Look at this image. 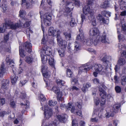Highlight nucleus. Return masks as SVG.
Wrapping results in <instances>:
<instances>
[{"instance_id": "obj_1", "label": "nucleus", "mask_w": 126, "mask_h": 126, "mask_svg": "<svg viewBox=\"0 0 126 126\" xmlns=\"http://www.w3.org/2000/svg\"><path fill=\"white\" fill-rule=\"evenodd\" d=\"M83 13L85 15L88 14L90 15L88 16V19L92 22V24L94 26L96 25V23L95 19L93 13L91 12L90 7L87 5L84 7L83 8Z\"/></svg>"}, {"instance_id": "obj_2", "label": "nucleus", "mask_w": 126, "mask_h": 126, "mask_svg": "<svg viewBox=\"0 0 126 126\" xmlns=\"http://www.w3.org/2000/svg\"><path fill=\"white\" fill-rule=\"evenodd\" d=\"M3 24L7 28L12 30H15L19 27L18 23H13L10 20L8 19H6L5 20V22Z\"/></svg>"}, {"instance_id": "obj_3", "label": "nucleus", "mask_w": 126, "mask_h": 126, "mask_svg": "<svg viewBox=\"0 0 126 126\" xmlns=\"http://www.w3.org/2000/svg\"><path fill=\"white\" fill-rule=\"evenodd\" d=\"M95 71L99 72L101 74H104L106 72L107 68L105 67V68L102 67L100 64H95L93 67Z\"/></svg>"}, {"instance_id": "obj_4", "label": "nucleus", "mask_w": 126, "mask_h": 126, "mask_svg": "<svg viewBox=\"0 0 126 126\" xmlns=\"http://www.w3.org/2000/svg\"><path fill=\"white\" fill-rule=\"evenodd\" d=\"M52 90L56 94L58 101H62L63 100V98L62 97V92H60L59 88L58 87L54 86L52 89Z\"/></svg>"}, {"instance_id": "obj_5", "label": "nucleus", "mask_w": 126, "mask_h": 126, "mask_svg": "<svg viewBox=\"0 0 126 126\" xmlns=\"http://www.w3.org/2000/svg\"><path fill=\"white\" fill-rule=\"evenodd\" d=\"M44 24L47 26H49L51 24L50 21L51 19V15L49 13H46L44 16Z\"/></svg>"}, {"instance_id": "obj_6", "label": "nucleus", "mask_w": 126, "mask_h": 126, "mask_svg": "<svg viewBox=\"0 0 126 126\" xmlns=\"http://www.w3.org/2000/svg\"><path fill=\"white\" fill-rule=\"evenodd\" d=\"M44 107V115L46 118L47 119L49 118L52 115V110L50 108L48 107L47 105H45Z\"/></svg>"}, {"instance_id": "obj_7", "label": "nucleus", "mask_w": 126, "mask_h": 126, "mask_svg": "<svg viewBox=\"0 0 126 126\" xmlns=\"http://www.w3.org/2000/svg\"><path fill=\"white\" fill-rule=\"evenodd\" d=\"M57 40L59 46L62 47L63 48H65L66 47L67 42L65 40H62L60 38L59 34L58 33L57 37Z\"/></svg>"}, {"instance_id": "obj_8", "label": "nucleus", "mask_w": 126, "mask_h": 126, "mask_svg": "<svg viewBox=\"0 0 126 126\" xmlns=\"http://www.w3.org/2000/svg\"><path fill=\"white\" fill-rule=\"evenodd\" d=\"M89 34L90 36H98L99 34V32L98 29L95 27L91 29L89 31Z\"/></svg>"}, {"instance_id": "obj_9", "label": "nucleus", "mask_w": 126, "mask_h": 126, "mask_svg": "<svg viewBox=\"0 0 126 126\" xmlns=\"http://www.w3.org/2000/svg\"><path fill=\"white\" fill-rule=\"evenodd\" d=\"M48 34L50 36L52 35L54 36H57L58 33L60 35V31H58L57 32L54 30L53 27H50L48 30Z\"/></svg>"}, {"instance_id": "obj_10", "label": "nucleus", "mask_w": 126, "mask_h": 126, "mask_svg": "<svg viewBox=\"0 0 126 126\" xmlns=\"http://www.w3.org/2000/svg\"><path fill=\"white\" fill-rule=\"evenodd\" d=\"M118 47L120 50H122L124 57L126 58V46L125 44H119ZM121 52H120L121 53Z\"/></svg>"}, {"instance_id": "obj_11", "label": "nucleus", "mask_w": 126, "mask_h": 126, "mask_svg": "<svg viewBox=\"0 0 126 126\" xmlns=\"http://www.w3.org/2000/svg\"><path fill=\"white\" fill-rule=\"evenodd\" d=\"M9 81L8 79H4L3 80L1 88L3 91L7 89L8 88Z\"/></svg>"}, {"instance_id": "obj_12", "label": "nucleus", "mask_w": 126, "mask_h": 126, "mask_svg": "<svg viewBox=\"0 0 126 126\" xmlns=\"http://www.w3.org/2000/svg\"><path fill=\"white\" fill-rule=\"evenodd\" d=\"M43 51L47 55L49 56L51 54V49L47 45L45 46L42 48Z\"/></svg>"}, {"instance_id": "obj_13", "label": "nucleus", "mask_w": 126, "mask_h": 126, "mask_svg": "<svg viewBox=\"0 0 126 126\" xmlns=\"http://www.w3.org/2000/svg\"><path fill=\"white\" fill-rule=\"evenodd\" d=\"M26 51L29 52H30L32 51V45L31 43L26 42L23 45Z\"/></svg>"}, {"instance_id": "obj_14", "label": "nucleus", "mask_w": 126, "mask_h": 126, "mask_svg": "<svg viewBox=\"0 0 126 126\" xmlns=\"http://www.w3.org/2000/svg\"><path fill=\"white\" fill-rule=\"evenodd\" d=\"M106 34L105 32L103 33L101 36L99 40L102 43H108L109 41L108 39L106 38Z\"/></svg>"}, {"instance_id": "obj_15", "label": "nucleus", "mask_w": 126, "mask_h": 126, "mask_svg": "<svg viewBox=\"0 0 126 126\" xmlns=\"http://www.w3.org/2000/svg\"><path fill=\"white\" fill-rule=\"evenodd\" d=\"M118 3L121 9H124L126 8V2L125 0H119Z\"/></svg>"}, {"instance_id": "obj_16", "label": "nucleus", "mask_w": 126, "mask_h": 126, "mask_svg": "<svg viewBox=\"0 0 126 126\" xmlns=\"http://www.w3.org/2000/svg\"><path fill=\"white\" fill-rule=\"evenodd\" d=\"M71 105L69 103H68L67 105L63 103H62L61 104L60 106V108L61 109H63V108H65L68 110H71L72 107Z\"/></svg>"}, {"instance_id": "obj_17", "label": "nucleus", "mask_w": 126, "mask_h": 126, "mask_svg": "<svg viewBox=\"0 0 126 126\" xmlns=\"http://www.w3.org/2000/svg\"><path fill=\"white\" fill-rule=\"evenodd\" d=\"M71 111L72 113L74 112V113H76L77 115L81 117L82 116L81 111L80 110L77 111L75 109L74 107V106L72 107L71 109Z\"/></svg>"}, {"instance_id": "obj_18", "label": "nucleus", "mask_w": 126, "mask_h": 126, "mask_svg": "<svg viewBox=\"0 0 126 126\" xmlns=\"http://www.w3.org/2000/svg\"><path fill=\"white\" fill-rule=\"evenodd\" d=\"M121 106L120 104H115L112 107V110L113 112L116 113L118 112L119 109Z\"/></svg>"}, {"instance_id": "obj_19", "label": "nucleus", "mask_w": 126, "mask_h": 126, "mask_svg": "<svg viewBox=\"0 0 126 126\" xmlns=\"http://www.w3.org/2000/svg\"><path fill=\"white\" fill-rule=\"evenodd\" d=\"M84 37L83 34L82 33H80L77 37L76 39L79 41H83L84 40L85 42V39H84Z\"/></svg>"}, {"instance_id": "obj_20", "label": "nucleus", "mask_w": 126, "mask_h": 126, "mask_svg": "<svg viewBox=\"0 0 126 126\" xmlns=\"http://www.w3.org/2000/svg\"><path fill=\"white\" fill-rule=\"evenodd\" d=\"M66 114H62L61 115H58L57 116V118L58 119L60 122H63L65 119Z\"/></svg>"}, {"instance_id": "obj_21", "label": "nucleus", "mask_w": 126, "mask_h": 126, "mask_svg": "<svg viewBox=\"0 0 126 126\" xmlns=\"http://www.w3.org/2000/svg\"><path fill=\"white\" fill-rule=\"evenodd\" d=\"M74 50L75 52L77 51L80 49V43L76 41L75 44Z\"/></svg>"}, {"instance_id": "obj_22", "label": "nucleus", "mask_w": 126, "mask_h": 126, "mask_svg": "<svg viewBox=\"0 0 126 126\" xmlns=\"http://www.w3.org/2000/svg\"><path fill=\"white\" fill-rule=\"evenodd\" d=\"M126 63V61L124 58H120L118 61L117 64L119 65H123Z\"/></svg>"}, {"instance_id": "obj_23", "label": "nucleus", "mask_w": 126, "mask_h": 126, "mask_svg": "<svg viewBox=\"0 0 126 126\" xmlns=\"http://www.w3.org/2000/svg\"><path fill=\"white\" fill-rule=\"evenodd\" d=\"M86 41V44L88 46H91L93 43L94 45H95L98 41H97V42H95V40H94V42L92 39H89L87 40H86L85 39V41Z\"/></svg>"}, {"instance_id": "obj_24", "label": "nucleus", "mask_w": 126, "mask_h": 126, "mask_svg": "<svg viewBox=\"0 0 126 126\" xmlns=\"http://www.w3.org/2000/svg\"><path fill=\"white\" fill-rule=\"evenodd\" d=\"M18 77L16 76L15 74H13L11 75V82L12 84H14L17 81Z\"/></svg>"}, {"instance_id": "obj_25", "label": "nucleus", "mask_w": 126, "mask_h": 126, "mask_svg": "<svg viewBox=\"0 0 126 126\" xmlns=\"http://www.w3.org/2000/svg\"><path fill=\"white\" fill-rule=\"evenodd\" d=\"M47 67L46 63H42L41 71L42 73L45 72L47 71Z\"/></svg>"}, {"instance_id": "obj_26", "label": "nucleus", "mask_w": 126, "mask_h": 126, "mask_svg": "<svg viewBox=\"0 0 126 126\" xmlns=\"http://www.w3.org/2000/svg\"><path fill=\"white\" fill-rule=\"evenodd\" d=\"M102 60L103 61V65L105 67H107L108 66V63H109V61L107 60L106 58V56H104L102 59Z\"/></svg>"}, {"instance_id": "obj_27", "label": "nucleus", "mask_w": 126, "mask_h": 126, "mask_svg": "<svg viewBox=\"0 0 126 126\" xmlns=\"http://www.w3.org/2000/svg\"><path fill=\"white\" fill-rule=\"evenodd\" d=\"M92 67L91 66H89L85 67H81L80 68V69L83 72H87V71L90 70Z\"/></svg>"}, {"instance_id": "obj_28", "label": "nucleus", "mask_w": 126, "mask_h": 126, "mask_svg": "<svg viewBox=\"0 0 126 126\" xmlns=\"http://www.w3.org/2000/svg\"><path fill=\"white\" fill-rule=\"evenodd\" d=\"M67 76L68 77L71 78L73 76V72L71 70L69 69H67L66 70Z\"/></svg>"}, {"instance_id": "obj_29", "label": "nucleus", "mask_w": 126, "mask_h": 126, "mask_svg": "<svg viewBox=\"0 0 126 126\" xmlns=\"http://www.w3.org/2000/svg\"><path fill=\"white\" fill-rule=\"evenodd\" d=\"M109 4V1L107 0H105L101 5V7L102 8L105 9L108 7V5Z\"/></svg>"}, {"instance_id": "obj_30", "label": "nucleus", "mask_w": 126, "mask_h": 126, "mask_svg": "<svg viewBox=\"0 0 126 126\" xmlns=\"http://www.w3.org/2000/svg\"><path fill=\"white\" fill-rule=\"evenodd\" d=\"M19 53L20 56L22 57H23L26 55L25 52H24V50L22 49L21 47H19Z\"/></svg>"}, {"instance_id": "obj_31", "label": "nucleus", "mask_w": 126, "mask_h": 126, "mask_svg": "<svg viewBox=\"0 0 126 126\" xmlns=\"http://www.w3.org/2000/svg\"><path fill=\"white\" fill-rule=\"evenodd\" d=\"M70 26L72 27H75L77 26V23L76 22L74 18H72L70 22Z\"/></svg>"}, {"instance_id": "obj_32", "label": "nucleus", "mask_w": 126, "mask_h": 126, "mask_svg": "<svg viewBox=\"0 0 126 126\" xmlns=\"http://www.w3.org/2000/svg\"><path fill=\"white\" fill-rule=\"evenodd\" d=\"M1 7L3 10V12H5L7 9V6L6 4L3 3L0 4V8Z\"/></svg>"}, {"instance_id": "obj_33", "label": "nucleus", "mask_w": 126, "mask_h": 126, "mask_svg": "<svg viewBox=\"0 0 126 126\" xmlns=\"http://www.w3.org/2000/svg\"><path fill=\"white\" fill-rule=\"evenodd\" d=\"M9 105L10 107L12 108H15L16 107V102L13 99H12L10 101Z\"/></svg>"}, {"instance_id": "obj_34", "label": "nucleus", "mask_w": 126, "mask_h": 126, "mask_svg": "<svg viewBox=\"0 0 126 126\" xmlns=\"http://www.w3.org/2000/svg\"><path fill=\"white\" fill-rule=\"evenodd\" d=\"M63 34L65 35V38L67 40H70L71 38V34L70 33L64 32Z\"/></svg>"}, {"instance_id": "obj_35", "label": "nucleus", "mask_w": 126, "mask_h": 126, "mask_svg": "<svg viewBox=\"0 0 126 126\" xmlns=\"http://www.w3.org/2000/svg\"><path fill=\"white\" fill-rule=\"evenodd\" d=\"M41 60L42 63H46L47 60V57L46 55H41Z\"/></svg>"}, {"instance_id": "obj_36", "label": "nucleus", "mask_w": 126, "mask_h": 126, "mask_svg": "<svg viewBox=\"0 0 126 126\" xmlns=\"http://www.w3.org/2000/svg\"><path fill=\"white\" fill-rule=\"evenodd\" d=\"M42 73L43 76L46 78H49L50 77L51 74L50 72L47 70L45 72Z\"/></svg>"}, {"instance_id": "obj_37", "label": "nucleus", "mask_w": 126, "mask_h": 126, "mask_svg": "<svg viewBox=\"0 0 126 126\" xmlns=\"http://www.w3.org/2000/svg\"><path fill=\"white\" fill-rule=\"evenodd\" d=\"M64 48H61L58 50V52L60 57H63L64 55Z\"/></svg>"}, {"instance_id": "obj_38", "label": "nucleus", "mask_w": 126, "mask_h": 126, "mask_svg": "<svg viewBox=\"0 0 126 126\" xmlns=\"http://www.w3.org/2000/svg\"><path fill=\"white\" fill-rule=\"evenodd\" d=\"M7 28L3 24L2 25L0 26V32L3 33L5 31V30Z\"/></svg>"}, {"instance_id": "obj_39", "label": "nucleus", "mask_w": 126, "mask_h": 126, "mask_svg": "<svg viewBox=\"0 0 126 126\" xmlns=\"http://www.w3.org/2000/svg\"><path fill=\"white\" fill-rule=\"evenodd\" d=\"M49 63V64L52 67H53L54 66V59L52 58H49L48 60Z\"/></svg>"}, {"instance_id": "obj_40", "label": "nucleus", "mask_w": 126, "mask_h": 126, "mask_svg": "<svg viewBox=\"0 0 126 126\" xmlns=\"http://www.w3.org/2000/svg\"><path fill=\"white\" fill-rule=\"evenodd\" d=\"M57 102L56 101H53L52 100H50L48 102V104L49 105L51 106H55L57 103Z\"/></svg>"}, {"instance_id": "obj_41", "label": "nucleus", "mask_w": 126, "mask_h": 126, "mask_svg": "<svg viewBox=\"0 0 126 126\" xmlns=\"http://www.w3.org/2000/svg\"><path fill=\"white\" fill-rule=\"evenodd\" d=\"M4 65L3 63L1 64L0 67V71L3 73H5V69L4 68Z\"/></svg>"}, {"instance_id": "obj_42", "label": "nucleus", "mask_w": 126, "mask_h": 126, "mask_svg": "<svg viewBox=\"0 0 126 126\" xmlns=\"http://www.w3.org/2000/svg\"><path fill=\"white\" fill-rule=\"evenodd\" d=\"M26 62L29 64L31 63H32V57L28 56L26 57Z\"/></svg>"}, {"instance_id": "obj_43", "label": "nucleus", "mask_w": 126, "mask_h": 126, "mask_svg": "<svg viewBox=\"0 0 126 126\" xmlns=\"http://www.w3.org/2000/svg\"><path fill=\"white\" fill-rule=\"evenodd\" d=\"M121 80V84L122 85H125L126 82V77L123 76Z\"/></svg>"}, {"instance_id": "obj_44", "label": "nucleus", "mask_w": 126, "mask_h": 126, "mask_svg": "<svg viewBox=\"0 0 126 126\" xmlns=\"http://www.w3.org/2000/svg\"><path fill=\"white\" fill-rule=\"evenodd\" d=\"M20 105L22 106L23 105L25 106V108L27 109L28 108L29 106V102L28 101L26 100L25 103H22L20 104Z\"/></svg>"}, {"instance_id": "obj_45", "label": "nucleus", "mask_w": 126, "mask_h": 126, "mask_svg": "<svg viewBox=\"0 0 126 126\" xmlns=\"http://www.w3.org/2000/svg\"><path fill=\"white\" fill-rule=\"evenodd\" d=\"M56 81L57 84L59 85L63 86L64 83V81L60 79L57 80Z\"/></svg>"}, {"instance_id": "obj_46", "label": "nucleus", "mask_w": 126, "mask_h": 126, "mask_svg": "<svg viewBox=\"0 0 126 126\" xmlns=\"http://www.w3.org/2000/svg\"><path fill=\"white\" fill-rule=\"evenodd\" d=\"M23 25L24 27L26 28L29 26L30 25V24L29 22H26L24 24L23 23H19V26H22Z\"/></svg>"}, {"instance_id": "obj_47", "label": "nucleus", "mask_w": 126, "mask_h": 126, "mask_svg": "<svg viewBox=\"0 0 126 126\" xmlns=\"http://www.w3.org/2000/svg\"><path fill=\"white\" fill-rule=\"evenodd\" d=\"M100 95L101 96V98H105L107 96L106 93L105 91H103V92L100 93Z\"/></svg>"}, {"instance_id": "obj_48", "label": "nucleus", "mask_w": 126, "mask_h": 126, "mask_svg": "<svg viewBox=\"0 0 126 126\" xmlns=\"http://www.w3.org/2000/svg\"><path fill=\"white\" fill-rule=\"evenodd\" d=\"M0 103L1 105L2 106L5 104V99L4 98H1L0 97Z\"/></svg>"}, {"instance_id": "obj_49", "label": "nucleus", "mask_w": 126, "mask_h": 126, "mask_svg": "<svg viewBox=\"0 0 126 126\" xmlns=\"http://www.w3.org/2000/svg\"><path fill=\"white\" fill-rule=\"evenodd\" d=\"M115 89L117 93H120L121 92V88L119 86H116L115 88Z\"/></svg>"}, {"instance_id": "obj_50", "label": "nucleus", "mask_w": 126, "mask_h": 126, "mask_svg": "<svg viewBox=\"0 0 126 126\" xmlns=\"http://www.w3.org/2000/svg\"><path fill=\"white\" fill-rule=\"evenodd\" d=\"M20 97L21 99H25L26 98V93L25 92L24 93H21V95L20 96Z\"/></svg>"}, {"instance_id": "obj_51", "label": "nucleus", "mask_w": 126, "mask_h": 126, "mask_svg": "<svg viewBox=\"0 0 126 126\" xmlns=\"http://www.w3.org/2000/svg\"><path fill=\"white\" fill-rule=\"evenodd\" d=\"M106 103V99L105 98H102L100 101V104L101 106H103Z\"/></svg>"}, {"instance_id": "obj_52", "label": "nucleus", "mask_w": 126, "mask_h": 126, "mask_svg": "<svg viewBox=\"0 0 126 126\" xmlns=\"http://www.w3.org/2000/svg\"><path fill=\"white\" fill-rule=\"evenodd\" d=\"M39 98L40 100L42 101H43L46 100V98L45 97L44 95L43 94H41L39 96Z\"/></svg>"}, {"instance_id": "obj_53", "label": "nucleus", "mask_w": 126, "mask_h": 126, "mask_svg": "<svg viewBox=\"0 0 126 126\" xmlns=\"http://www.w3.org/2000/svg\"><path fill=\"white\" fill-rule=\"evenodd\" d=\"M24 11L23 10H20L19 12V16L20 17H22L24 16Z\"/></svg>"}, {"instance_id": "obj_54", "label": "nucleus", "mask_w": 126, "mask_h": 126, "mask_svg": "<svg viewBox=\"0 0 126 126\" xmlns=\"http://www.w3.org/2000/svg\"><path fill=\"white\" fill-rule=\"evenodd\" d=\"M102 21L104 24H108L109 22V20L108 19H105L104 18L102 19Z\"/></svg>"}, {"instance_id": "obj_55", "label": "nucleus", "mask_w": 126, "mask_h": 126, "mask_svg": "<svg viewBox=\"0 0 126 126\" xmlns=\"http://www.w3.org/2000/svg\"><path fill=\"white\" fill-rule=\"evenodd\" d=\"M72 126H78L77 123L75 119H73L72 121Z\"/></svg>"}, {"instance_id": "obj_56", "label": "nucleus", "mask_w": 126, "mask_h": 126, "mask_svg": "<svg viewBox=\"0 0 126 126\" xmlns=\"http://www.w3.org/2000/svg\"><path fill=\"white\" fill-rule=\"evenodd\" d=\"M83 86L86 87L87 89L89 87H90L91 86V84L90 83L87 82L86 84H84Z\"/></svg>"}, {"instance_id": "obj_57", "label": "nucleus", "mask_w": 126, "mask_h": 126, "mask_svg": "<svg viewBox=\"0 0 126 126\" xmlns=\"http://www.w3.org/2000/svg\"><path fill=\"white\" fill-rule=\"evenodd\" d=\"M93 80L94 83L96 84H98L99 82V80L97 78L93 79Z\"/></svg>"}, {"instance_id": "obj_58", "label": "nucleus", "mask_w": 126, "mask_h": 126, "mask_svg": "<svg viewBox=\"0 0 126 126\" xmlns=\"http://www.w3.org/2000/svg\"><path fill=\"white\" fill-rule=\"evenodd\" d=\"M58 121H57V122H56V121L55 120L53 124H50L49 125V126H56L57 124H58Z\"/></svg>"}, {"instance_id": "obj_59", "label": "nucleus", "mask_w": 126, "mask_h": 126, "mask_svg": "<svg viewBox=\"0 0 126 126\" xmlns=\"http://www.w3.org/2000/svg\"><path fill=\"white\" fill-rule=\"evenodd\" d=\"M97 18L98 20H99L100 21H102V20L103 19L102 16L100 14L98 15L97 17Z\"/></svg>"}, {"instance_id": "obj_60", "label": "nucleus", "mask_w": 126, "mask_h": 126, "mask_svg": "<svg viewBox=\"0 0 126 126\" xmlns=\"http://www.w3.org/2000/svg\"><path fill=\"white\" fill-rule=\"evenodd\" d=\"M75 1V4L76 5H77L78 6H79L80 5V2L79 1V0H74Z\"/></svg>"}, {"instance_id": "obj_61", "label": "nucleus", "mask_w": 126, "mask_h": 126, "mask_svg": "<svg viewBox=\"0 0 126 126\" xmlns=\"http://www.w3.org/2000/svg\"><path fill=\"white\" fill-rule=\"evenodd\" d=\"M26 32L27 35H28L29 36H30V34H29L30 32L31 33H32L33 32L32 30H31L29 28L27 29Z\"/></svg>"}, {"instance_id": "obj_62", "label": "nucleus", "mask_w": 126, "mask_h": 126, "mask_svg": "<svg viewBox=\"0 0 126 126\" xmlns=\"http://www.w3.org/2000/svg\"><path fill=\"white\" fill-rule=\"evenodd\" d=\"M11 60H10L8 57H7L6 59V61L7 63H9L10 65L11 66L12 63H11Z\"/></svg>"}, {"instance_id": "obj_63", "label": "nucleus", "mask_w": 126, "mask_h": 126, "mask_svg": "<svg viewBox=\"0 0 126 126\" xmlns=\"http://www.w3.org/2000/svg\"><path fill=\"white\" fill-rule=\"evenodd\" d=\"M27 82V80H22L20 81V86H22L24 85H25L26 83Z\"/></svg>"}, {"instance_id": "obj_64", "label": "nucleus", "mask_w": 126, "mask_h": 126, "mask_svg": "<svg viewBox=\"0 0 126 126\" xmlns=\"http://www.w3.org/2000/svg\"><path fill=\"white\" fill-rule=\"evenodd\" d=\"M98 111V109H96L94 110L93 112V114H92V116L94 117V116H96V112Z\"/></svg>"}]
</instances>
